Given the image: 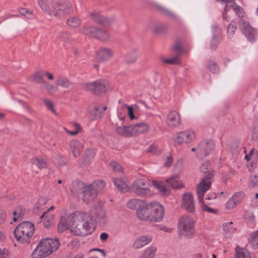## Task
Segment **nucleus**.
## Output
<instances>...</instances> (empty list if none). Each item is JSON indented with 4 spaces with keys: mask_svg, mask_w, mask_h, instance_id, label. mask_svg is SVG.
I'll return each instance as SVG.
<instances>
[{
    "mask_svg": "<svg viewBox=\"0 0 258 258\" xmlns=\"http://www.w3.org/2000/svg\"><path fill=\"white\" fill-rule=\"evenodd\" d=\"M93 216L89 213L76 211L68 217L71 232L75 235L85 237L94 231Z\"/></svg>",
    "mask_w": 258,
    "mask_h": 258,
    "instance_id": "1",
    "label": "nucleus"
},
{
    "mask_svg": "<svg viewBox=\"0 0 258 258\" xmlns=\"http://www.w3.org/2000/svg\"><path fill=\"white\" fill-rule=\"evenodd\" d=\"M38 3L44 12L56 18H60L72 11L70 4L63 0H52L50 7L47 6V0H38Z\"/></svg>",
    "mask_w": 258,
    "mask_h": 258,
    "instance_id": "2",
    "label": "nucleus"
},
{
    "mask_svg": "<svg viewBox=\"0 0 258 258\" xmlns=\"http://www.w3.org/2000/svg\"><path fill=\"white\" fill-rule=\"evenodd\" d=\"M201 171L204 173V177L198 184L196 188L197 197L200 203L202 202L206 192L211 185V180L213 177V171L211 170L210 163L206 161L200 167Z\"/></svg>",
    "mask_w": 258,
    "mask_h": 258,
    "instance_id": "3",
    "label": "nucleus"
},
{
    "mask_svg": "<svg viewBox=\"0 0 258 258\" xmlns=\"http://www.w3.org/2000/svg\"><path fill=\"white\" fill-rule=\"evenodd\" d=\"M60 245L58 239L46 238L42 239L32 253L33 258H41L56 251Z\"/></svg>",
    "mask_w": 258,
    "mask_h": 258,
    "instance_id": "4",
    "label": "nucleus"
},
{
    "mask_svg": "<svg viewBox=\"0 0 258 258\" xmlns=\"http://www.w3.org/2000/svg\"><path fill=\"white\" fill-rule=\"evenodd\" d=\"M35 231L33 224L29 221H24L20 223L15 229L14 234L18 241L21 243L30 242V238Z\"/></svg>",
    "mask_w": 258,
    "mask_h": 258,
    "instance_id": "5",
    "label": "nucleus"
},
{
    "mask_svg": "<svg viewBox=\"0 0 258 258\" xmlns=\"http://www.w3.org/2000/svg\"><path fill=\"white\" fill-rule=\"evenodd\" d=\"M195 221L189 216H182L178 223V231L180 237H191L195 233Z\"/></svg>",
    "mask_w": 258,
    "mask_h": 258,
    "instance_id": "6",
    "label": "nucleus"
},
{
    "mask_svg": "<svg viewBox=\"0 0 258 258\" xmlns=\"http://www.w3.org/2000/svg\"><path fill=\"white\" fill-rule=\"evenodd\" d=\"M150 186V183L146 179L139 178L133 183L131 190L139 197H147L151 195Z\"/></svg>",
    "mask_w": 258,
    "mask_h": 258,
    "instance_id": "7",
    "label": "nucleus"
},
{
    "mask_svg": "<svg viewBox=\"0 0 258 258\" xmlns=\"http://www.w3.org/2000/svg\"><path fill=\"white\" fill-rule=\"evenodd\" d=\"M239 28L249 41L253 42L258 36V31L249 25L243 18L240 19Z\"/></svg>",
    "mask_w": 258,
    "mask_h": 258,
    "instance_id": "8",
    "label": "nucleus"
},
{
    "mask_svg": "<svg viewBox=\"0 0 258 258\" xmlns=\"http://www.w3.org/2000/svg\"><path fill=\"white\" fill-rule=\"evenodd\" d=\"M86 89L92 91L94 94L98 95L105 92L109 87L108 82L105 80H98L96 81L87 83Z\"/></svg>",
    "mask_w": 258,
    "mask_h": 258,
    "instance_id": "9",
    "label": "nucleus"
},
{
    "mask_svg": "<svg viewBox=\"0 0 258 258\" xmlns=\"http://www.w3.org/2000/svg\"><path fill=\"white\" fill-rule=\"evenodd\" d=\"M150 209V222H160L164 216V208L158 202H153L149 204Z\"/></svg>",
    "mask_w": 258,
    "mask_h": 258,
    "instance_id": "10",
    "label": "nucleus"
},
{
    "mask_svg": "<svg viewBox=\"0 0 258 258\" xmlns=\"http://www.w3.org/2000/svg\"><path fill=\"white\" fill-rule=\"evenodd\" d=\"M117 112L119 121L116 123L115 130L116 133L125 137L131 136V125L125 126L123 125L122 122V121L125 118V112L119 113V109L117 110Z\"/></svg>",
    "mask_w": 258,
    "mask_h": 258,
    "instance_id": "11",
    "label": "nucleus"
},
{
    "mask_svg": "<svg viewBox=\"0 0 258 258\" xmlns=\"http://www.w3.org/2000/svg\"><path fill=\"white\" fill-rule=\"evenodd\" d=\"M217 1L225 4V7L223 13H227L230 8H231L240 19L243 18L244 12L243 8L237 5L233 0H217Z\"/></svg>",
    "mask_w": 258,
    "mask_h": 258,
    "instance_id": "12",
    "label": "nucleus"
},
{
    "mask_svg": "<svg viewBox=\"0 0 258 258\" xmlns=\"http://www.w3.org/2000/svg\"><path fill=\"white\" fill-rule=\"evenodd\" d=\"M215 147V143L213 140L206 139L201 142L197 149L202 157H206L212 152Z\"/></svg>",
    "mask_w": 258,
    "mask_h": 258,
    "instance_id": "13",
    "label": "nucleus"
},
{
    "mask_svg": "<svg viewBox=\"0 0 258 258\" xmlns=\"http://www.w3.org/2000/svg\"><path fill=\"white\" fill-rule=\"evenodd\" d=\"M196 138L195 133L191 131L186 130L180 132L176 134L175 141L178 144L188 143Z\"/></svg>",
    "mask_w": 258,
    "mask_h": 258,
    "instance_id": "14",
    "label": "nucleus"
},
{
    "mask_svg": "<svg viewBox=\"0 0 258 258\" xmlns=\"http://www.w3.org/2000/svg\"><path fill=\"white\" fill-rule=\"evenodd\" d=\"M90 216H93V223H103L106 218V212L100 207H94L91 209Z\"/></svg>",
    "mask_w": 258,
    "mask_h": 258,
    "instance_id": "15",
    "label": "nucleus"
},
{
    "mask_svg": "<svg viewBox=\"0 0 258 258\" xmlns=\"http://www.w3.org/2000/svg\"><path fill=\"white\" fill-rule=\"evenodd\" d=\"M212 37L210 42V49H215L219 43L221 29L216 25L212 27Z\"/></svg>",
    "mask_w": 258,
    "mask_h": 258,
    "instance_id": "16",
    "label": "nucleus"
},
{
    "mask_svg": "<svg viewBox=\"0 0 258 258\" xmlns=\"http://www.w3.org/2000/svg\"><path fill=\"white\" fill-rule=\"evenodd\" d=\"M97 194L92 189L89 185H87L84 189L82 194L83 201L87 204L93 202L97 197Z\"/></svg>",
    "mask_w": 258,
    "mask_h": 258,
    "instance_id": "17",
    "label": "nucleus"
},
{
    "mask_svg": "<svg viewBox=\"0 0 258 258\" xmlns=\"http://www.w3.org/2000/svg\"><path fill=\"white\" fill-rule=\"evenodd\" d=\"M147 203L137 211L138 217L141 220L150 222L151 219L150 209Z\"/></svg>",
    "mask_w": 258,
    "mask_h": 258,
    "instance_id": "18",
    "label": "nucleus"
},
{
    "mask_svg": "<svg viewBox=\"0 0 258 258\" xmlns=\"http://www.w3.org/2000/svg\"><path fill=\"white\" fill-rule=\"evenodd\" d=\"M149 130V126L145 123H138L134 125H131V136H136L140 134H144Z\"/></svg>",
    "mask_w": 258,
    "mask_h": 258,
    "instance_id": "19",
    "label": "nucleus"
},
{
    "mask_svg": "<svg viewBox=\"0 0 258 258\" xmlns=\"http://www.w3.org/2000/svg\"><path fill=\"white\" fill-rule=\"evenodd\" d=\"M152 240V237L149 235H143L138 237L133 244V247L139 249L150 243Z\"/></svg>",
    "mask_w": 258,
    "mask_h": 258,
    "instance_id": "20",
    "label": "nucleus"
},
{
    "mask_svg": "<svg viewBox=\"0 0 258 258\" xmlns=\"http://www.w3.org/2000/svg\"><path fill=\"white\" fill-rule=\"evenodd\" d=\"M182 206L189 212H193L195 210L194 198L190 194H184L182 199Z\"/></svg>",
    "mask_w": 258,
    "mask_h": 258,
    "instance_id": "21",
    "label": "nucleus"
},
{
    "mask_svg": "<svg viewBox=\"0 0 258 258\" xmlns=\"http://www.w3.org/2000/svg\"><path fill=\"white\" fill-rule=\"evenodd\" d=\"M156 7L161 13L170 18L175 23L177 24L181 23V19L176 14L162 6L157 5Z\"/></svg>",
    "mask_w": 258,
    "mask_h": 258,
    "instance_id": "22",
    "label": "nucleus"
},
{
    "mask_svg": "<svg viewBox=\"0 0 258 258\" xmlns=\"http://www.w3.org/2000/svg\"><path fill=\"white\" fill-rule=\"evenodd\" d=\"M113 51L109 48L102 47L97 51V58L99 60L106 61L113 55Z\"/></svg>",
    "mask_w": 258,
    "mask_h": 258,
    "instance_id": "23",
    "label": "nucleus"
},
{
    "mask_svg": "<svg viewBox=\"0 0 258 258\" xmlns=\"http://www.w3.org/2000/svg\"><path fill=\"white\" fill-rule=\"evenodd\" d=\"M167 124L169 126L174 127L178 126L180 122V115L176 111L169 113L167 117Z\"/></svg>",
    "mask_w": 258,
    "mask_h": 258,
    "instance_id": "24",
    "label": "nucleus"
},
{
    "mask_svg": "<svg viewBox=\"0 0 258 258\" xmlns=\"http://www.w3.org/2000/svg\"><path fill=\"white\" fill-rule=\"evenodd\" d=\"M152 184L161 194L167 195L169 194V185H166L163 182L154 180Z\"/></svg>",
    "mask_w": 258,
    "mask_h": 258,
    "instance_id": "25",
    "label": "nucleus"
},
{
    "mask_svg": "<svg viewBox=\"0 0 258 258\" xmlns=\"http://www.w3.org/2000/svg\"><path fill=\"white\" fill-rule=\"evenodd\" d=\"M87 186L83 182L80 181H75L73 183L72 191L77 196V195L83 194L84 189Z\"/></svg>",
    "mask_w": 258,
    "mask_h": 258,
    "instance_id": "26",
    "label": "nucleus"
},
{
    "mask_svg": "<svg viewBox=\"0 0 258 258\" xmlns=\"http://www.w3.org/2000/svg\"><path fill=\"white\" fill-rule=\"evenodd\" d=\"M146 203V201L139 199H132L126 204L127 207L131 209H136L138 211L142 206Z\"/></svg>",
    "mask_w": 258,
    "mask_h": 258,
    "instance_id": "27",
    "label": "nucleus"
},
{
    "mask_svg": "<svg viewBox=\"0 0 258 258\" xmlns=\"http://www.w3.org/2000/svg\"><path fill=\"white\" fill-rule=\"evenodd\" d=\"M90 16L94 21L103 25H108L111 21L110 20L103 17L98 13H92Z\"/></svg>",
    "mask_w": 258,
    "mask_h": 258,
    "instance_id": "28",
    "label": "nucleus"
},
{
    "mask_svg": "<svg viewBox=\"0 0 258 258\" xmlns=\"http://www.w3.org/2000/svg\"><path fill=\"white\" fill-rule=\"evenodd\" d=\"M166 182L170 185L173 188H180L182 185L179 177L177 175L170 177L166 179Z\"/></svg>",
    "mask_w": 258,
    "mask_h": 258,
    "instance_id": "29",
    "label": "nucleus"
},
{
    "mask_svg": "<svg viewBox=\"0 0 258 258\" xmlns=\"http://www.w3.org/2000/svg\"><path fill=\"white\" fill-rule=\"evenodd\" d=\"M105 182L102 179H98L94 181L92 183L88 185L92 188V189L98 193L102 190L105 186Z\"/></svg>",
    "mask_w": 258,
    "mask_h": 258,
    "instance_id": "30",
    "label": "nucleus"
},
{
    "mask_svg": "<svg viewBox=\"0 0 258 258\" xmlns=\"http://www.w3.org/2000/svg\"><path fill=\"white\" fill-rule=\"evenodd\" d=\"M31 163L37 166L40 169L46 168L48 166L47 160L40 157H36L32 159Z\"/></svg>",
    "mask_w": 258,
    "mask_h": 258,
    "instance_id": "31",
    "label": "nucleus"
},
{
    "mask_svg": "<svg viewBox=\"0 0 258 258\" xmlns=\"http://www.w3.org/2000/svg\"><path fill=\"white\" fill-rule=\"evenodd\" d=\"M139 56L138 51L134 49L131 51L127 53L124 57V59L125 61L127 63H134L137 60L138 57Z\"/></svg>",
    "mask_w": 258,
    "mask_h": 258,
    "instance_id": "32",
    "label": "nucleus"
},
{
    "mask_svg": "<svg viewBox=\"0 0 258 258\" xmlns=\"http://www.w3.org/2000/svg\"><path fill=\"white\" fill-rule=\"evenodd\" d=\"M248 242L253 249L258 248V229L249 234Z\"/></svg>",
    "mask_w": 258,
    "mask_h": 258,
    "instance_id": "33",
    "label": "nucleus"
},
{
    "mask_svg": "<svg viewBox=\"0 0 258 258\" xmlns=\"http://www.w3.org/2000/svg\"><path fill=\"white\" fill-rule=\"evenodd\" d=\"M157 250L155 246L151 245L143 252L140 258H154Z\"/></svg>",
    "mask_w": 258,
    "mask_h": 258,
    "instance_id": "34",
    "label": "nucleus"
},
{
    "mask_svg": "<svg viewBox=\"0 0 258 258\" xmlns=\"http://www.w3.org/2000/svg\"><path fill=\"white\" fill-rule=\"evenodd\" d=\"M113 181L115 186L119 191L123 192L126 190L127 185L122 179L120 178H113Z\"/></svg>",
    "mask_w": 258,
    "mask_h": 258,
    "instance_id": "35",
    "label": "nucleus"
},
{
    "mask_svg": "<svg viewBox=\"0 0 258 258\" xmlns=\"http://www.w3.org/2000/svg\"><path fill=\"white\" fill-rule=\"evenodd\" d=\"M235 258H251L249 253L244 249L239 247L235 248Z\"/></svg>",
    "mask_w": 258,
    "mask_h": 258,
    "instance_id": "36",
    "label": "nucleus"
},
{
    "mask_svg": "<svg viewBox=\"0 0 258 258\" xmlns=\"http://www.w3.org/2000/svg\"><path fill=\"white\" fill-rule=\"evenodd\" d=\"M69 223V222L68 221ZM70 226L69 223L68 224L67 219L65 217H61L60 221L57 225V231L59 233H62L68 229Z\"/></svg>",
    "mask_w": 258,
    "mask_h": 258,
    "instance_id": "37",
    "label": "nucleus"
},
{
    "mask_svg": "<svg viewBox=\"0 0 258 258\" xmlns=\"http://www.w3.org/2000/svg\"><path fill=\"white\" fill-rule=\"evenodd\" d=\"M72 152L75 157L79 156L80 142L78 140H73L71 142Z\"/></svg>",
    "mask_w": 258,
    "mask_h": 258,
    "instance_id": "38",
    "label": "nucleus"
},
{
    "mask_svg": "<svg viewBox=\"0 0 258 258\" xmlns=\"http://www.w3.org/2000/svg\"><path fill=\"white\" fill-rule=\"evenodd\" d=\"M232 222H225L223 224V229L226 233H233L236 228L233 227Z\"/></svg>",
    "mask_w": 258,
    "mask_h": 258,
    "instance_id": "39",
    "label": "nucleus"
},
{
    "mask_svg": "<svg viewBox=\"0 0 258 258\" xmlns=\"http://www.w3.org/2000/svg\"><path fill=\"white\" fill-rule=\"evenodd\" d=\"M56 84L62 87L67 88L70 86V82L66 78L59 77L56 80Z\"/></svg>",
    "mask_w": 258,
    "mask_h": 258,
    "instance_id": "40",
    "label": "nucleus"
},
{
    "mask_svg": "<svg viewBox=\"0 0 258 258\" xmlns=\"http://www.w3.org/2000/svg\"><path fill=\"white\" fill-rule=\"evenodd\" d=\"M207 68L214 74H218L219 72V68L217 64L212 60L209 61Z\"/></svg>",
    "mask_w": 258,
    "mask_h": 258,
    "instance_id": "41",
    "label": "nucleus"
},
{
    "mask_svg": "<svg viewBox=\"0 0 258 258\" xmlns=\"http://www.w3.org/2000/svg\"><path fill=\"white\" fill-rule=\"evenodd\" d=\"M236 29L235 23L233 21H231L227 28V36L228 38H231L233 37Z\"/></svg>",
    "mask_w": 258,
    "mask_h": 258,
    "instance_id": "42",
    "label": "nucleus"
},
{
    "mask_svg": "<svg viewBox=\"0 0 258 258\" xmlns=\"http://www.w3.org/2000/svg\"><path fill=\"white\" fill-rule=\"evenodd\" d=\"M68 25L73 27H77L81 24V21L78 17H72L67 20Z\"/></svg>",
    "mask_w": 258,
    "mask_h": 258,
    "instance_id": "43",
    "label": "nucleus"
},
{
    "mask_svg": "<svg viewBox=\"0 0 258 258\" xmlns=\"http://www.w3.org/2000/svg\"><path fill=\"white\" fill-rule=\"evenodd\" d=\"M125 109H127L128 114V116H129L130 118H131V119L133 120L134 118H135V116H134V114L133 109L131 106H128L127 105L124 104V105L122 106L120 108H118L117 110L118 109L119 110V113L120 112L122 113V112H121L122 110H124Z\"/></svg>",
    "mask_w": 258,
    "mask_h": 258,
    "instance_id": "44",
    "label": "nucleus"
},
{
    "mask_svg": "<svg viewBox=\"0 0 258 258\" xmlns=\"http://www.w3.org/2000/svg\"><path fill=\"white\" fill-rule=\"evenodd\" d=\"M97 39L103 41L107 40L109 38V35L105 31L98 29L97 34Z\"/></svg>",
    "mask_w": 258,
    "mask_h": 258,
    "instance_id": "45",
    "label": "nucleus"
},
{
    "mask_svg": "<svg viewBox=\"0 0 258 258\" xmlns=\"http://www.w3.org/2000/svg\"><path fill=\"white\" fill-rule=\"evenodd\" d=\"M244 193L242 191L238 192L234 194L232 196V200H233L237 205L241 203L244 198Z\"/></svg>",
    "mask_w": 258,
    "mask_h": 258,
    "instance_id": "46",
    "label": "nucleus"
},
{
    "mask_svg": "<svg viewBox=\"0 0 258 258\" xmlns=\"http://www.w3.org/2000/svg\"><path fill=\"white\" fill-rule=\"evenodd\" d=\"M257 158H255L254 157H251V158L249 159V161L247 164V167L250 171H253L255 168L257 164Z\"/></svg>",
    "mask_w": 258,
    "mask_h": 258,
    "instance_id": "47",
    "label": "nucleus"
},
{
    "mask_svg": "<svg viewBox=\"0 0 258 258\" xmlns=\"http://www.w3.org/2000/svg\"><path fill=\"white\" fill-rule=\"evenodd\" d=\"M173 51L175 55L179 56L181 53L183 52L182 46L179 42H177L173 47Z\"/></svg>",
    "mask_w": 258,
    "mask_h": 258,
    "instance_id": "48",
    "label": "nucleus"
},
{
    "mask_svg": "<svg viewBox=\"0 0 258 258\" xmlns=\"http://www.w3.org/2000/svg\"><path fill=\"white\" fill-rule=\"evenodd\" d=\"M32 80H34L38 83H45L43 78L42 73L40 72H36L33 75Z\"/></svg>",
    "mask_w": 258,
    "mask_h": 258,
    "instance_id": "49",
    "label": "nucleus"
},
{
    "mask_svg": "<svg viewBox=\"0 0 258 258\" xmlns=\"http://www.w3.org/2000/svg\"><path fill=\"white\" fill-rule=\"evenodd\" d=\"M20 13L23 15L25 16L28 19H32L33 17V14H32V12L25 8H21L20 10Z\"/></svg>",
    "mask_w": 258,
    "mask_h": 258,
    "instance_id": "50",
    "label": "nucleus"
},
{
    "mask_svg": "<svg viewBox=\"0 0 258 258\" xmlns=\"http://www.w3.org/2000/svg\"><path fill=\"white\" fill-rule=\"evenodd\" d=\"M179 57L177 55H175L174 57L169 58H163L162 59V62L165 63L169 64H176L178 63V58Z\"/></svg>",
    "mask_w": 258,
    "mask_h": 258,
    "instance_id": "51",
    "label": "nucleus"
},
{
    "mask_svg": "<svg viewBox=\"0 0 258 258\" xmlns=\"http://www.w3.org/2000/svg\"><path fill=\"white\" fill-rule=\"evenodd\" d=\"M91 113L94 115L95 118H100L102 116V108L100 106L95 107L91 110Z\"/></svg>",
    "mask_w": 258,
    "mask_h": 258,
    "instance_id": "52",
    "label": "nucleus"
},
{
    "mask_svg": "<svg viewBox=\"0 0 258 258\" xmlns=\"http://www.w3.org/2000/svg\"><path fill=\"white\" fill-rule=\"evenodd\" d=\"M43 223L46 228H49L52 223V216L51 215H46L44 219Z\"/></svg>",
    "mask_w": 258,
    "mask_h": 258,
    "instance_id": "53",
    "label": "nucleus"
},
{
    "mask_svg": "<svg viewBox=\"0 0 258 258\" xmlns=\"http://www.w3.org/2000/svg\"><path fill=\"white\" fill-rule=\"evenodd\" d=\"M111 168L116 172H121L122 168L119 164L115 161H112L110 164Z\"/></svg>",
    "mask_w": 258,
    "mask_h": 258,
    "instance_id": "54",
    "label": "nucleus"
},
{
    "mask_svg": "<svg viewBox=\"0 0 258 258\" xmlns=\"http://www.w3.org/2000/svg\"><path fill=\"white\" fill-rule=\"evenodd\" d=\"M43 101L49 110H51L55 115H57V113L53 109V105L52 103L49 100H48V99H43Z\"/></svg>",
    "mask_w": 258,
    "mask_h": 258,
    "instance_id": "55",
    "label": "nucleus"
},
{
    "mask_svg": "<svg viewBox=\"0 0 258 258\" xmlns=\"http://www.w3.org/2000/svg\"><path fill=\"white\" fill-rule=\"evenodd\" d=\"M94 156V153L92 150H87L85 153V162L86 163H89V161H88L93 158Z\"/></svg>",
    "mask_w": 258,
    "mask_h": 258,
    "instance_id": "56",
    "label": "nucleus"
},
{
    "mask_svg": "<svg viewBox=\"0 0 258 258\" xmlns=\"http://www.w3.org/2000/svg\"><path fill=\"white\" fill-rule=\"evenodd\" d=\"M237 204L232 200V198L230 199L226 203V207L227 209H232L237 206Z\"/></svg>",
    "mask_w": 258,
    "mask_h": 258,
    "instance_id": "57",
    "label": "nucleus"
},
{
    "mask_svg": "<svg viewBox=\"0 0 258 258\" xmlns=\"http://www.w3.org/2000/svg\"><path fill=\"white\" fill-rule=\"evenodd\" d=\"M202 209L204 211H207L212 213L216 214L218 212V210L217 209H214L209 207L205 204L202 205Z\"/></svg>",
    "mask_w": 258,
    "mask_h": 258,
    "instance_id": "58",
    "label": "nucleus"
},
{
    "mask_svg": "<svg viewBox=\"0 0 258 258\" xmlns=\"http://www.w3.org/2000/svg\"><path fill=\"white\" fill-rule=\"evenodd\" d=\"M98 29L94 27H91L89 36L97 38V34L98 33Z\"/></svg>",
    "mask_w": 258,
    "mask_h": 258,
    "instance_id": "59",
    "label": "nucleus"
},
{
    "mask_svg": "<svg viewBox=\"0 0 258 258\" xmlns=\"http://www.w3.org/2000/svg\"><path fill=\"white\" fill-rule=\"evenodd\" d=\"M9 251L6 248L2 249L0 248V258H8Z\"/></svg>",
    "mask_w": 258,
    "mask_h": 258,
    "instance_id": "60",
    "label": "nucleus"
},
{
    "mask_svg": "<svg viewBox=\"0 0 258 258\" xmlns=\"http://www.w3.org/2000/svg\"><path fill=\"white\" fill-rule=\"evenodd\" d=\"M258 181H257V176L255 175L250 180L249 185L250 186L254 187L257 185Z\"/></svg>",
    "mask_w": 258,
    "mask_h": 258,
    "instance_id": "61",
    "label": "nucleus"
},
{
    "mask_svg": "<svg viewBox=\"0 0 258 258\" xmlns=\"http://www.w3.org/2000/svg\"><path fill=\"white\" fill-rule=\"evenodd\" d=\"M252 138L254 140H258V125L253 127L252 132Z\"/></svg>",
    "mask_w": 258,
    "mask_h": 258,
    "instance_id": "62",
    "label": "nucleus"
},
{
    "mask_svg": "<svg viewBox=\"0 0 258 258\" xmlns=\"http://www.w3.org/2000/svg\"><path fill=\"white\" fill-rule=\"evenodd\" d=\"M172 163V158L171 156H168L166 159V161L164 163V166L165 167H169L171 165Z\"/></svg>",
    "mask_w": 258,
    "mask_h": 258,
    "instance_id": "63",
    "label": "nucleus"
},
{
    "mask_svg": "<svg viewBox=\"0 0 258 258\" xmlns=\"http://www.w3.org/2000/svg\"><path fill=\"white\" fill-rule=\"evenodd\" d=\"M247 155L250 157V159L253 157L255 158H257V152L254 149H251Z\"/></svg>",
    "mask_w": 258,
    "mask_h": 258,
    "instance_id": "64",
    "label": "nucleus"
}]
</instances>
